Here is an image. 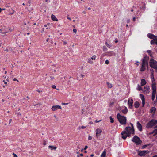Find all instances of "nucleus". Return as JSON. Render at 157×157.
I'll list each match as a JSON object with an SVG mask.
<instances>
[{"mask_svg": "<svg viewBox=\"0 0 157 157\" xmlns=\"http://www.w3.org/2000/svg\"><path fill=\"white\" fill-rule=\"evenodd\" d=\"M131 127H127L125 128L124 131L122 132L121 135L123 139H125L127 137H130L131 135L134 134V129L133 124L130 123Z\"/></svg>", "mask_w": 157, "mask_h": 157, "instance_id": "f257e3e1", "label": "nucleus"}, {"mask_svg": "<svg viewBox=\"0 0 157 157\" xmlns=\"http://www.w3.org/2000/svg\"><path fill=\"white\" fill-rule=\"evenodd\" d=\"M148 59L147 57H145L142 60V63L141 65V67L140 69L141 71H144L146 69V66H148Z\"/></svg>", "mask_w": 157, "mask_h": 157, "instance_id": "f03ea898", "label": "nucleus"}, {"mask_svg": "<svg viewBox=\"0 0 157 157\" xmlns=\"http://www.w3.org/2000/svg\"><path fill=\"white\" fill-rule=\"evenodd\" d=\"M117 118L121 124L122 125H125L126 123V118L124 116H121L120 114H117Z\"/></svg>", "mask_w": 157, "mask_h": 157, "instance_id": "7ed1b4c3", "label": "nucleus"}, {"mask_svg": "<svg viewBox=\"0 0 157 157\" xmlns=\"http://www.w3.org/2000/svg\"><path fill=\"white\" fill-rule=\"evenodd\" d=\"M131 141L134 142L136 145H140L142 143V141L136 135L133 137Z\"/></svg>", "mask_w": 157, "mask_h": 157, "instance_id": "20e7f679", "label": "nucleus"}, {"mask_svg": "<svg viewBox=\"0 0 157 157\" xmlns=\"http://www.w3.org/2000/svg\"><path fill=\"white\" fill-rule=\"evenodd\" d=\"M157 123V121L156 120L152 119L148 122L146 126V127L148 128H151Z\"/></svg>", "mask_w": 157, "mask_h": 157, "instance_id": "39448f33", "label": "nucleus"}, {"mask_svg": "<svg viewBox=\"0 0 157 157\" xmlns=\"http://www.w3.org/2000/svg\"><path fill=\"white\" fill-rule=\"evenodd\" d=\"M149 65L151 67L157 70V62L151 59L149 62Z\"/></svg>", "mask_w": 157, "mask_h": 157, "instance_id": "423d86ee", "label": "nucleus"}, {"mask_svg": "<svg viewBox=\"0 0 157 157\" xmlns=\"http://www.w3.org/2000/svg\"><path fill=\"white\" fill-rule=\"evenodd\" d=\"M149 153L148 151H139L138 155L141 156H144L146 154Z\"/></svg>", "mask_w": 157, "mask_h": 157, "instance_id": "0eeeda50", "label": "nucleus"}, {"mask_svg": "<svg viewBox=\"0 0 157 157\" xmlns=\"http://www.w3.org/2000/svg\"><path fill=\"white\" fill-rule=\"evenodd\" d=\"M150 89L149 87L147 86H145L143 89V92L144 93L147 94L150 92Z\"/></svg>", "mask_w": 157, "mask_h": 157, "instance_id": "6e6552de", "label": "nucleus"}, {"mask_svg": "<svg viewBox=\"0 0 157 157\" xmlns=\"http://www.w3.org/2000/svg\"><path fill=\"white\" fill-rule=\"evenodd\" d=\"M102 132V130L101 128H97L96 130V137L98 138L99 136V135Z\"/></svg>", "mask_w": 157, "mask_h": 157, "instance_id": "1a4fd4ad", "label": "nucleus"}, {"mask_svg": "<svg viewBox=\"0 0 157 157\" xmlns=\"http://www.w3.org/2000/svg\"><path fill=\"white\" fill-rule=\"evenodd\" d=\"M26 5L27 6H28V5L27 4H26ZM28 6H29V7H26V9H27L28 11L29 12L31 13L33 10V6L30 4H29Z\"/></svg>", "mask_w": 157, "mask_h": 157, "instance_id": "9d476101", "label": "nucleus"}, {"mask_svg": "<svg viewBox=\"0 0 157 157\" xmlns=\"http://www.w3.org/2000/svg\"><path fill=\"white\" fill-rule=\"evenodd\" d=\"M9 33L8 30V28H4L0 29V33L2 34H5L6 33Z\"/></svg>", "mask_w": 157, "mask_h": 157, "instance_id": "9b49d317", "label": "nucleus"}, {"mask_svg": "<svg viewBox=\"0 0 157 157\" xmlns=\"http://www.w3.org/2000/svg\"><path fill=\"white\" fill-rule=\"evenodd\" d=\"M147 36L149 38L154 40L155 38L157 37V36L154 35L152 34L149 33L147 35Z\"/></svg>", "mask_w": 157, "mask_h": 157, "instance_id": "f8f14e48", "label": "nucleus"}, {"mask_svg": "<svg viewBox=\"0 0 157 157\" xmlns=\"http://www.w3.org/2000/svg\"><path fill=\"white\" fill-rule=\"evenodd\" d=\"M61 109V107L59 105H55L53 106L51 108V109L52 111H55L57 109Z\"/></svg>", "mask_w": 157, "mask_h": 157, "instance_id": "ddd939ff", "label": "nucleus"}, {"mask_svg": "<svg viewBox=\"0 0 157 157\" xmlns=\"http://www.w3.org/2000/svg\"><path fill=\"white\" fill-rule=\"evenodd\" d=\"M152 93H156V86L155 85V84L154 82H152Z\"/></svg>", "mask_w": 157, "mask_h": 157, "instance_id": "4468645a", "label": "nucleus"}, {"mask_svg": "<svg viewBox=\"0 0 157 157\" xmlns=\"http://www.w3.org/2000/svg\"><path fill=\"white\" fill-rule=\"evenodd\" d=\"M140 96L141 98L142 101V103L143 105V107H144V105L145 102V98L144 96L142 94H140Z\"/></svg>", "mask_w": 157, "mask_h": 157, "instance_id": "2eb2a0df", "label": "nucleus"}, {"mask_svg": "<svg viewBox=\"0 0 157 157\" xmlns=\"http://www.w3.org/2000/svg\"><path fill=\"white\" fill-rule=\"evenodd\" d=\"M137 127L140 131H142V126L139 121L137 122Z\"/></svg>", "mask_w": 157, "mask_h": 157, "instance_id": "dca6fc26", "label": "nucleus"}, {"mask_svg": "<svg viewBox=\"0 0 157 157\" xmlns=\"http://www.w3.org/2000/svg\"><path fill=\"white\" fill-rule=\"evenodd\" d=\"M133 103V100L131 99H129L128 100V104L129 105V107L130 108H132V104Z\"/></svg>", "mask_w": 157, "mask_h": 157, "instance_id": "f3484780", "label": "nucleus"}, {"mask_svg": "<svg viewBox=\"0 0 157 157\" xmlns=\"http://www.w3.org/2000/svg\"><path fill=\"white\" fill-rule=\"evenodd\" d=\"M146 82L145 80L144 79H142L141 80V86H143L146 84Z\"/></svg>", "mask_w": 157, "mask_h": 157, "instance_id": "a211bd4d", "label": "nucleus"}, {"mask_svg": "<svg viewBox=\"0 0 157 157\" xmlns=\"http://www.w3.org/2000/svg\"><path fill=\"white\" fill-rule=\"evenodd\" d=\"M156 109L155 107H152L150 110V112L151 113H154Z\"/></svg>", "mask_w": 157, "mask_h": 157, "instance_id": "6ab92c4d", "label": "nucleus"}, {"mask_svg": "<svg viewBox=\"0 0 157 157\" xmlns=\"http://www.w3.org/2000/svg\"><path fill=\"white\" fill-rule=\"evenodd\" d=\"M51 19L53 21H58V20L56 18V17L53 14L51 15Z\"/></svg>", "mask_w": 157, "mask_h": 157, "instance_id": "aec40b11", "label": "nucleus"}, {"mask_svg": "<svg viewBox=\"0 0 157 157\" xmlns=\"http://www.w3.org/2000/svg\"><path fill=\"white\" fill-rule=\"evenodd\" d=\"M122 113L124 114H126L128 112L127 109L126 107H125V109H123L121 110Z\"/></svg>", "mask_w": 157, "mask_h": 157, "instance_id": "412c9836", "label": "nucleus"}, {"mask_svg": "<svg viewBox=\"0 0 157 157\" xmlns=\"http://www.w3.org/2000/svg\"><path fill=\"white\" fill-rule=\"evenodd\" d=\"M134 106L136 108H138L139 107L140 104L137 101H136L134 103Z\"/></svg>", "mask_w": 157, "mask_h": 157, "instance_id": "4be33fe9", "label": "nucleus"}, {"mask_svg": "<svg viewBox=\"0 0 157 157\" xmlns=\"http://www.w3.org/2000/svg\"><path fill=\"white\" fill-rule=\"evenodd\" d=\"M48 147H49V148H50L51 150H53V149H54L55 150L57 148L56 147H54V146H51V145L49 146H48Z\"/></svg>", "mask_w": 157, "mask_h": 157, "instance_id": "5701e85b", "label": "nucleus"}, {"mask_svg": "<svg viewBox=\"0 0 157 157\" xmlns=\"http://www.w3.org/2000/svg\"><path fill=\"white\" fill-rule=\"evenodd\" d=\"M106 154V153L105 151H104L101 155V157H105Z\"/></svg>", "mask_w": 157, "mask_h": 157, "instance_id": "b1692460", "label": "nucleus"}, {"mask_svg": "<svg viewBox=\"0 0 157 157\" xmlns=\"http://www.w3.org/2000/svg\"><path fill=\"white\" fill-rule=\"evenodd\" d=\"M151 133H154V136L157 134V128L154 130Z\"/></svg>", "mask_w": 157, "mask_h": 157, "instance_id": "393cba45", "label": "nucleus"}, {"mask_svg": "<svg viewBox=\"0 0 157 157\" xmlns=\"http://www.w3.org/2000/svg\"><path fill=\"white\" fill-rule=\"evenodd\" d=\"M107 84L108 88H111L113 86L112 84L110 83L109 82H107Z\"/></svg>", "mask_w": 157, "mask_h": 157, "instance_id": "a878e982", "label": "nucleus"}, {"mask_svg": "<svg viewBox=\"0 0 157 157\" xmlns=\"http://www.w3.org/2000/svg\"><path fill=\"white\" fill-rule=\"evenodd\" d=\"M156 93H152V100H154L155 96Z\"/></svg>", "mask_w": 157, "mask_h": 157, "instance_id": "bb28decb", "label": "nucleus"}, {"mask_svg": "<svg viewBox=\"0 0 157 157\" xmlns=\"http://www.w3.org/2000/svg\"><path fill=\"white\" fill-rule=\"evenodd\" d=\"M108 54L109 56H112L113 55L114 53L112 52H108Z\"/></svg>", "mask_w": 157, "mask_h": 157, "instance_id": "cd10ccee", "label": "nucleus"}, {"mask_svg": "<svg viewBox=\"0 0 157 157\" xmlns=\"http://www.w3.org/2000/svg\"><path fill=\"white\" fill-rule=\"evenodd\" d=\"M88 62L90 64H92L93 63V62L91 60V59H88Z\"/></svg>", "mask_w": 157, "mask_h": 157, "instance_id": "c85d7f7f", "label": "nucleus"}, {"mask_svg": "<svg viewBox=\"0 0 157 157\" xmlns=\"http://www.w3.org/2000/svg\"><path fill=\"white\" fill-rule=\"evenodd\" d=\"M137 89L139 91L142 90V88L141 87V86L139 85H138V86Z\"/></svg>", "mask_w": 157, "mask_h": 157, "instance_id": "c756f323", "label": "nucleus"}, {"mask_svg": "<svg viewBox=\"0 0 157 157\" xmlns=\"http://www.w3.org/2000/svg\"><path fill=\"white\" fill-rule=\"evenodd\" d=\"M96 57V56L94 55L91 58V59L92 60H95Z\"/></svg>", "mask_w": 157, "mask_h": 157, "instance_id": "7c9ffc66", "label": "nucleus"}, {"mask_svg": "<svg viewBox=\"0 0 157 157\" xmlns=\"http://www.w3.org/2000/svg\"><path fill=\"white\" fill-rule=\"evenodd\" d=\"M150 43L151 44V45L154 44L155 43V41L154 40H151V41Z\"/></svg>", "mask_w": 157, "mask_h": 157, "instance_id": "2f4dec72", "label": "nucleus"}, {"mask_svg": "<svg viewBox=\"0 0 157 157\" xmlns=\"http://www.w3.org/2000/svg\"><path fill=\"white\" fill-rule=\"evenodd\" d=\"M110 122L111 123H113L114 122V121L111 116L110 117Z\"/></svg>", "mask_w": 157, "mask_h": 157, "instance_id": "473e14b6", "label": "nucleus"}, {"mask_svg": "<svg viewBox=\"0 0 157 157\" xmlns=\"http://www.w3.org/2000/svg\"><path fill=\"white\" fill-rule=\"evenodd\" d=\"M103 50L104 51H106L107 50V49L105 46H104L103 48Z\"/></svg>", "mask_w": 157, "mask_h": 157, "instance_id": "72a5a7b5", "label": "nucleus"}, {"mask_svg": "<svg viewBox=\"0 0 157 157\" xmlns=\"http://www.w3.org/2000/svg\"><path fill=\"white\" fill-rule=\"evenodd\" d=\"M105 44L106 46L109 48H110L111 47V46L109 44H108L107 42H106Z\"/></svg>", "mask_w": 157, "mask_h": 157, "instance_id": "f704fd0d", "label": "nucleus"}, {"mask_svg": "<svg viewBox=\"0 0 157 157\" xmlns=\"http://www.w3.org/2000/svg\"><path fill=\"white\" fill-rule=\"evenodd\" d=\"M13 30V29L12 28H8V30L9 32H11Z\"/></svg>", "mask_w": 157, "mask_h": 157, "instance_id": "c9c22d12", "label": "nucleus"}, {"mask_svg": "<svg viewBox=\"0 0 157 157\" xmlns=\"http://www.w3.org/2000/svg\"><path fill=\"white\" fill-rule=\"evenodd\" d=\"M114 104V102H111L110 103V106H113V105Z\"/></svg>", "mask_w": 157, "mask_h": 157, "instance_id": "e433bc0d", "label": "nucleus"}, {"mask_svg": "<svg viewBox=\"0 0 157 157\" xmlns=\"http://www.w3.org/2000/svg\"><path fill=\"white\" fill-rule=\"evenodd\" d=\"M15 12V11L13 10L12 9V12H10L9 13V14L11 15L13 14Z\"/></svg>", "mask_w": 157, "mask_h": 157, "instance_id": "4c0bfd02", "label": "nucleus"}, {"mask_svg": "<svg viewBox=\"0 0 157 157\" xmlns=\"http://www.w3.org/2000/svg\"><path fill=\"white\" fill-rule=\"evenodd\" d=\"M147 52L148 53H149V55H151V52H152V51H151V50H147Z\"/></svg>", "mask_w": 157, "mask_h": 157, "instance_id": "58836bf2", "label": "nucleus"}, {"mask_svg": "<svg viewBox=\"0 0 157 157\" xmlns=\"http://www.w3.org/2000/svg\"><path fill=\"white\" fill-rule=\"evenodd\" d=\"M54 117L56 119V121H58V118L55 115H54Z\"/></svg>", "mask_w": 157, "mask_h": 157, "instance_id": "ea45409f", "label": "nucleus"}, {"mask_svg": "<svg viewBox=\"0 0 157 157\" xmlns=\"http://www.w3.org/2000/svg\"><path fill=\"white\" fill-rule=\"evenodd\" d=\"M148 146L147 145H143L142 147V148H145L146 147H147V146Z\"/></svg>", "mask_w": 157, "mask_h": 157, "instance_id": "a19ab883", "label": "nucleus"}, {"mask_svg": "<svg viewBox=\"0 0 157 157\" xmlns=\"http://www.w3.org/2000/svg\"><path fill=\"white\" fill-rule=\"evenodd\" d=\"M92 138L91 136H88V139L89 140H91L92 139Z\"/></svg>", "mask_w": 157, "mask_h": 157, "instance_id": "79ce46f5", "label": "nucleus"}, {"mask_svg": "<svg viewBox=\"0 0 157 157\" xmlns=\"http://www.w3.org/2000/svg\"><path fill=\"white\" fill-rule=\"evenodd\" d=\"M52 87L53 89H56V86L55 85H53L52 86Z\"/></svg>", "mask_w": 157, "mask_h": 157, "instance_id": "37998d69", "label": "nucleus"}, {"mask_svg": "<svg viewBox=\"0 0 157 157\" xmlns=\"http://www.w3.org/2000/svg\"><path fill=\"white\" fill-rule=\"evenodd\" d=\"M105 63L106 64H108L109 63V61L108 60H106L105 61Z\"/></svg>", "mask_w": 157, "mask_h": 157, "instance_id": "c03bdc74", "label": "nucleus"}, {"mask_svg": "<svg viewBox=\"0 0 157 157\" xmlns=\"http://www.w3.org/2000/svg\"><path fill=\"white\" fill-rule=\"evenodd\" d=\"M13 154L14 156L13 157H18L17 155L14 153H13Z\"/></svg>", "mask_w": 157, "mask_h": 157, "instance_id": "a18cd8bd", "label": "nucleus"}, {"mask_svg": "<svg viewBox=\"0 0 157 157\" xmlns=\"http://www.w3.org/2000/svg\"><path fill=\"white\" fill-rule=\"evenodd\" d=\"M73 31L75 33H76L77 32L76 29H73Z\"/></svg>", "mask_w": 157, "mask_h": 157, "instance_id": "49530a36", "label": "nucleus"}, {"mask_svg": "<svg viewBox=\"0 0 157 157\" xmlns=\"http://www.w3.org/2000/svg\"><path fill=\"white\" fill-rule=\"evenodd\" d=\"M50 78L51 79V80H52L54 78V77L53 76H51L50 77Z\"/></svg>", "mask_w": 157, "mask_h": 157, "instance_id": "de8ad7c7", "label": "nucleus"}, {"mask_svg": "<svg viewBox=\"0 0 157 157\" xmlns=\"http://www.w3.org/2000/svg\"><path fill=\"white\" fill-rule=\"evenodd\" d=\"M63 44L64 45H66L67 44V42L66 41H63Z\"/></svg>", "mask_w": 157, "mask_h": 157, "instance_id": "09e8293b", "label": "nucleus"}, {"mask_svg": "<svg viewBox=\"0 0 157 157\" xmlns=\"http://www.w3.org/2000/svg\"><path fill=\"white\" fill-rule=\"evenodd\" d=\"M12 121V120L11 119H10L9 120V124H10L11 123Z\"/></svg>", "mask_w": 157, "mask_h": 157, "instance_id": "8fccbe9b", "label": "nucleus"}, {"mask_svg": "<svg viewBox=\"0 0 157 157\" xmlns=\"http://www.w3.org/2000/svg\"><path fill=\"white\" fill-rule=\"evenodd\" d=\"M86 128V127L84 126H82L81 127V128H82V129H84L85 128Z\"/></svg>", "mask_w": 157, "mask_h": 157, "instance_id": "3c124183", "label": "nucleus"}, {"mask_svg": "<svg viewBox=\"0 0 157 157\" xmlns=\"http://www.w3.org/2000/svg\"><path fill=\"white\" fill-rule=\"evenodd\" d=\"M67 19H69V20H71V18L70 17H68V15L67 16Z\"/></svg>", "mask_w": 157, "mask_h": 157, "instance_id": "603ef678", "label": "nucleus"}, {"mask_svg": "<svg viewBox=\"0 0 157 157\" xmlns=\"http://www.w3.org/2000/svg\"><path fill=\"white\" fill-rule=\"evenodd\" d=\"M87 148H88V147H87V146H85V148H84V150H86V149H87Z\"/></svg>", "mask_w": 157, "mask_h": 157, "instance_id": "864d4df0", "label": "nucleus"}, {"mask_svg": "<svg viewBox=\"0 0 157 157\" xmlns=\"http://www.w3.org/2000/svg\"><path fill=\"white\" fill-rule=\"evenodd\" d=\"M13 80L14 81H17V82H18V80L16 78H14L13 79Z\"/></svg>", "mask_w": 157, "mask_h": 157, "instance_id": "5fc2aeb1", "label": "nucleus"}, {"mask_svg": "<svg viewBox=\"0 0 157 157\" xmlns=\"http://www.w3.org/2000/svg\"><path fill=\"white\" fill-rule=\"evenodd\" d=\"M130 20L129 19L127 20V23H129L130 22Z\"/></svg>", "mask_w": 157, "mask_h": 157, "instance_id": "6e6d98bb", "label": "nucleus"}, {"mask_svg": "<svg viewBox=\"0 0 157 157\" xmlns=\"http://www.w3.org/2000/svg\"><path fill=\"white\" fill-rule=\"evenodd\" d=\"M43 144L44 145H45L46 144V142L45 140L44 141Z\"/></svg>", "mask_w": 157, "mask_h": 157, "instance_id": "4d7b16f0", "label": "nucleus"}, {"mask_svg": "<svg viewBox=\"0 0 157 157\" xmlns=\"http://www.w3.org/2000/svg\"><path fill=\"white\" fill-rule=\"evenodd\" d=\"M100 121H101V120H99V121H97V120H95V122L97 123V122H100Z\"/></svg>", "mask_w": 157, "mask_h": 157, "instance_id": "13d9d810", "label": "nucleus"}, {"mask_svg": "<svg viewBox=\"0 0 157 157\" xmlns=\"http://www.w3.org/2000/svg\"><path fill=\"white\" fill-rule=\"evenodd\" d=\"M80 156H82V157L83 156V154L81 153V154H80Z\"/></svg>", "mask_w": 157, "mask_h": 157, "instance_id": "bf43d9fd", "label": "nucleus"}, {"mask_svg": "<svg viewBox=\"0 0 157 157\" xmlns=\"http://www.w3.org/2000/svg\"><path fill=\"white\" fill-rule=\"evenodd\" d=\"M31 3V1H29L28 2V3L29 4H30Z\"/></svg>", "mask_w": 157, "mask_h": 157, "instance_id": "052dcab7", "label": "nucleus"}, {"mask_svg": "<svg viewBox=\"0 0 157 157\" xmlns=\"http://www.w3.org/2000/svg\"><path fill=\"white\" fill-rule=\"evenodd\" d=\"M133 20L134 21H135V20H136V18L135 17H134L133 18Z\"/></svg>", "mask_w": 157, "mask_h": 157, "instance_id": "680f3d73", "label": "nucleus"}, {"mask_svg": "<svg viewBox=\"0 0 157 157\" xmlns=\"http://www.w3.org/2000/svg\"><path fill=\"white\" fill-rule=\"evenodd\" d=\"M136 64L138 66L139 65V62H137L136 63Z\"/></svg>", "mask_w": 157, "mask_h": 157, "instance_id": "e2e57ef3", "label": "nucleus"}, {"mask_svg": "<svg viewBox=\"0 0 157 157\" xmlns=\"http://www.w3.org/2000/svg\"><path fill=\"white\" fill-rule=\"evenodd\" d=\"M82 113H83L84 112V109H83L82 110Z\"/></svg>", "mask_w": 157, "mask_h": 157, "instance_id": "0e129e2a", "label": "nucleus"}, {"mask_svg": "<svg viewBox=\"0 0 157 157\" xmlns=\"http://www.w3.org/2000/svg\"><path fill=\"white\" fill-rule=\"evenodd\" d=\"M81 76L83 78L84 76V75H83V74H81Z\"/></svg>", "mask_w": 157, "mask_h": 157, "instance_id": "69168bd1", "label": "nucleus"}, {"mask_svg": "<svg viewBox=\"0 0 157 157\" xmlns=\"http://www.w3.org/2000/svg\"><path fill=\"white\" fill-rule=\"evenodd\" d=\"M89 124H93V123L92 122L90 121V122Z\"/></svg>", "mask_w": 157, "mask_h": 157, "instance_id": "338daca9", "label": "nucleus"}, {"mask_svg": "<svg viewBox=\"0 0 157 157\" xmlns=\"http://www.w3.org/2000/svg\"><path fill=\"white\" fill-rule=\"evenodd\" d=\"M153 157H157V155H154Z\"/></svg>", "mask_w": 157, "mask_h": 157, "instance_id": "774afa93", "label": "nucleus"}]
</instances>
